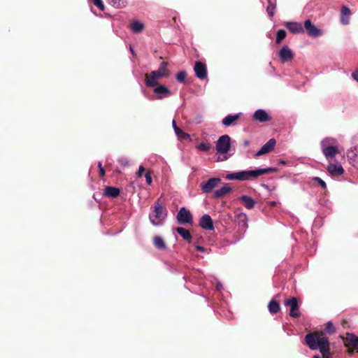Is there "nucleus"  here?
Returning a JSON list of instances; mask_svg holds the SVG:
<instances>
[{"label":"nucleus","instance_id":"nucleus-1","mask_svg":"<svg viewBox=\"0 0 358 358\" xmlns=\"http://www.w3.org/2000/svg\"><path fill=\"white\" fill-rule=\"evenodd\" d=\"M305 340L310 350H319L324 357L330 356L329 341L323 334H308L305 336Z\"/></svg>","mask_w":358,"mask_h":358},{"label":"nucleus","instance_id":"nucleus-2","mask_svg":"<svg viewBox=\"0 0 358 358\" xmlns=\"http://www.w3.org/2000/svg\"><path fill=\"white\" fill-rule=\"evenodd\" d=\"M153 208V210L149 214L150 221L154 226H160L166 217L167 210L159 200L155 202Z\"/></svg>","mask_w":358,"mask_h":358},{"label":"nucleus","instance_id":"nucleus-3","mask_svg":"<svg viewBox=\"0 0 358 358\" xmlns=\"http://www.w3.org/2000/svg\"><path fill=\"white\" fill-rule=\"evenodd\" d=\"M231 148V138L229 135L221 136L216 144V150L217 153L226 154L229 152Z\"/></svg>","mask_w":358,"mask_h":358},{"label":"nucleus","instance_id":"nucleus-4","mask_svg":"<svg viewBox=\"0 0 358 358\" xmlns=\"http://www.w3.org/2000/svg\"><path fill=\"white\" fill-rule=\"evenodd\" d=\"M179 224H190L193 222L192 215L185 207H181L176 216Z\"/></svg>","mask_w":358,"mask_h":358},{"label":"nucleus","instance_id":"nucleus-5","mask_svg":"<svg viewBox=\"0 0 358 358\" xmlns=\"http://www.w3.org/2000/svg\"><path fill=\"white\" fill-rule=\"evenodd\" d=\"M284 305L289 307V315L298 318L301 315L298 300L296 297H292L285 301Z\"/></svg>","mask_w":358,"mask_h":358},{"label":"nucleus","instance_id":"nucleus-6","mask_svg":"<svg viewBox=\"0 0 358 358\" xmlns=\"http://www.w3.org/2000/svg\"><path fill=\"white\" fill-rule=\"evenodd\" d=\"M303 29L307 34L313 38L318 37L322 34V31L314 25L309 19L305 20Z\"/></svg>","mask_w":358,"mask_h":358},{"label":"nucleus","instance_id":"nucleus-7","mask_svg":"<svg viewBox=\"0 0 358 358\" xmlns=\"http://www.w3.org/2000/svg\"><path fill=\"white\" fill-rule=\"evenodd\" d=\"M153 87V92L155 94V99H156L161 100L172 95V92L164 85H159Z\"/></svg>","mask_w":358,"mask_h":358},{"label":"nucleus","instance_id":"nucleus-8","mask_svg":"<svg viewBox=\"0 0 358 358\" xmlns=\"http://www.w3.org/2000/svg\"><path fill=\"white\" fill-rule=\"evenodd\" d=\"M164 77V74L159 71H152L149 75H147L145 79V83L147 87H153L157 85L158 80Z\"/></svg>","mask_w":358,"mask_h":358},{"label":"nucleus","instance_id":"nucleus-9","mask_svg":"<svg viewBox=\"0 0 358 358\" xmlns=\"http://www.w3.org/2000/svg\"><path fill=\"white\" fill-rule=\"evenodd\" d=\"M220 181L221 179L219 178H210L206 182L201 183V188L203 193L207 194L211 192Z\"/></svg>","mask_w":358,"mask_h":358},{"label":"nucleus","instance_id":"nucleus-10","mask_svg":"<svg viewBox=\"0 0 358 358\" xmlns=\"http://www.w3.org/2000/svg\"><path fill=\"white\" fill-rule=\"evenodd\" d=\"M194 71L197 78L203 80L207 78V68L204 63L200 61L196 62Z\"/></svg>","mask_w":358,"mask_h":358},{"label":"nucleus","instance_id":"nucleus-11","mask_svg":"<svg viewBox=\"0 0 358 358\" xmlns=\"http://www.w3.org/2000/svg\"><path fill=\"white\" fill-rule=\"evenodd\" d=\"M276 141L275 138H270L261 148L255 154V157L270 152L275 147Z\"/></svg>","mask_w":358,"mask_h":358},{"label":"nucleus","instance_id":"nucleus-12","mask_svg":"<svg viewBox=\"0 0 358 358\" xmlns=\"http://www.w3.org/2000/svg\"><path fill=\"white\" fill-rule=\"evenodd\" d=\"M279 57L282 63L291 61L294 57L292 50L287 46H283L279 51Z\"/></svg>","mask_w":358,"mask_h":358},{"label":"nucleus","instance_id":"nucleus-13","mask_svg":"<svg viewBox=\"0 0 358 358\" xmlns=\"http://www.w3.org/2000/svg\"><path fill=\"white\" fill-rule=\"evenodd\" d=\"M199 226L208 231L214 230L213 220L208 214H204L199 220Z\"/></svg>","mask_w":358,"mask_h":358},{"label":"nucleus","instance_id":"nucleus-14","mask_svg":"<svg viewBox=\"0 0 358 358\" xmlns=\"http://www.w3.org/2000/svg\"><path fill=\"white\" fill-rule=\"evenodd\" d=\"M285 26L291 33L294 34H303L304 32L302 24L297 22H287Z\"/></svg>","mask_w":358,"mask_h":358},{"label":"nucleus","instance_id":"nucleus-15","mask_svg":"<svg viewBox=\"0 0 358 358\" xmlns=\"http://www.w3.org/2000/svg\"><path fill=\"white\" fill-rule=\"evenodd\" d=\"M225 178L228 180H248L247 170L229 173Z\"/></svg>","mask_w":358,"mask_h":358},{"label":"nucleus","instance_id":"nucleus-16","mask_svg":"<svg viewBox=\"0 0 358 358\" xmlns=\"http://www.w3.org/2000/svg\"><path fill=\"white\" fill-rule=\"evenodd\" d=\"M327 169L328 172L331 176H341L344 172V169H343V166L338 163L329 164L327 166Z\"/></svg>","mask_w":358,"mask_h":358},{"label":"nucleus","instance_id":"nucleus-17","mask_svg":"<svg viewBox=\"0 0 358 358\" xmlns=\"http://www.w3.org/2000/svg\"><path fill=\"white\" fill-rule=\"evenodd\" d=\"M253 117L255 120H257L260 122H265L271 120V117L266 112V110L263 109L257 110L253 114Z\"/></svg>","mask_w":358,"mask_h":358},{"label":"nucleus","instance_id":"nucleus-18","mask_svg":"<svg viewBox=\"0 0 358 358\" xmlns=\"http://www.w3.org/2000/svg\"><path fill=\"white\" fill-rule=\"evenodd\" d=\"M351 15V10L347 6H343L341 11V23L343 25H348L350 24V18Z\"/></svg>","mask_w":358,"mask_h":358},{"label":"nucleus","instance_id":"nucleus-19","mask_svg":"<svg viewBox=\"0 0 358 358\" xmlns=\"http://www.w3.org/2000/svg\"><path fill=\"white\" fill-rule=\"evenodd\" d=\"M248 217L245 213H240L236 216V222L241 230L245 231L248 228Z\"/></svg>","mask_w":358,"mask_h":358},{"label":"nucleus","instance_id":"nucleus-20","mask_svg":"<svg viewBox=\"0 0 358 358\" xmlns=\"http://www.w3.org/2000/svg\"><path fill=\"white\" fill-rule=\"evenodd\" d=\"M241 114V113H238L235 115H227L222 119V124L225 127H229L231 124H233V123L240 117Z\"/></svg>","mask_w":358,"mask_h":358},{"label":"nucleus","instance_id":"nucleus-21","mask_svg":"<svg viewBox=\"0 0 358 358\" xmlns=\"http://www.w3.org/2000/svg\"><path fill=\"white\" fill-rule=\"evenodd\" d=\"M120 190L115 187L107 186L105 187L103 195L110 198H116L119 196Z\"/></svg>","mask_w":358,"mask_h":358},{"label":"nucleus","instance_id":"nucleus-22","mask_svg":"<svg viewBox=\"0 0 358 358\" xmlns=\"http://www.w3.org/2000/svg\"><path fill=\"white\" fill-rule=\"evenodd\" d=\"M322 152L324 157L329 159H332L338 152V148L334 145L332 147H326L322 150Z\"/></svg>","mask_w":358,"mask_h":358},{"label":"nucleus","instance_id":"nucleus-23","mask_svg":"<svg viewBox=\"0 0 358 358\" xmlns=\"http://www.w3.org/2000/svg\"><path fill=\"white\" fill-rule=\"evenodd\" d=\"M239 199L243 202L246 208L252 209L255 207L256 202L252 197L247 195H243L239 198Z\"/></svg>","mask_w":358,"mask_h":358},{"label":"nucleus","instance_id":"nucleus-24","mask_svg":"<svg viewBox=\"0 0 358 358\" xmlns=\"http://www.w3.org/2000/svg\"><path fill=\"white\" fill-rule=\"evenodd\" d=\"M345 341L348 345H350L356 349L358 348V337L354 334L348 333L346 334Z\"/></svg>","mask_w":358,"mask_h":358},{"label":"nucleus","instance_id":"nucleus-25","mask_svg":"<svg viewBox=\"0 0 358 358\" xmlns=\"http://www.w3.org/2000/svg\"><path fill=\"white\" fill-rule=\"evenodd\" d=\"M232 188L226 184L221 188L217 189L214 192V196L215 198H220L230 192Z\"/></svg>","mask_w":358,"mask_h":358},{"label":"nucleus","instance_id":"nucleus-26","mask_svg":"<svg viewBox=\"0 0 358 358\" xmlns=\"http://www.w3.org/2000/svg\"><path fill=\"white\" fill-rule=\"evenodd\" d=\"M177 233L185 241H187L188 242H190L192 240V235L189 230L186 229L184 227H178Z\"/></svg>","mask_w":358,"mask_h":358},{"label":"nucleus","instance_id":"nucleus-27","mask_svg":"<svg viewBox=\"0 0 358 358\" xmlns=\"http://www.w3.org/2000/svg\"><path fill=\"white\" fill-rule=\"evenodd\" d=\"M144 29V24L138 20L134 21L131 25V30L136 34L141 33Z\"/></svg>","mask_w":358,"mask_h":358},{"label":"nucleus","instance_id":"nucleus-28","mask_svg":"<svg viewBox=\"0 0 358 358\" xmlns=\"http://www.w3.org/2000/svg\"><path fill=\"white\" fill-rule=\"evenodd\" d=\"M248 180L257 178L262 176L261 168H257L254 170H247Z\"/></svg>","mask_w":358,"mask_h":358},{"label":"nucleus","instance_id":"nucleus-29","mask_svg":"<svg viewBox=\"0 0 358 358\" xmlns=\"http://www.w3.org/2000/svg\"><path fill=\"white\" fill-rule=\"evenodd\" d=\"M155 246L159 250H164L166 248V245L163 238L160 236H155L153 239Z\"/></svg>","mask_w":358,"mask_h":358},{"label":"nucleus","instance_id":"nucleus-30","mask_svg":"<svg viewBox=\"0 0 358 358\" xmlns=\"http://www.w3.org/2000/svg\"><path fill=\"white\" fill-rule=\"evenodd\" d=\"M268 311L271 314L277 313L280 310L279 303L275 300H271L268 305Z\"/></svg>","mask_w":358,"mask_h":358},{"label":"nucleus","instance_id":"nucleus-31","mask_svg":"<svg viewBox=\"0 0 358 358\" xmlns=\"http://www.w3.org/2000/svg\"><path fill=\"white\" fill-rule=\"evenodd\" d=\"M336 139L334 138H325L321 141L322 150L326 147H332L336 144Z\"/></svg>","mask_w":358,"mask_h":358},{"label":"nucleus","instance_id":"nucleus-32","mask_svg":"<svg viewBox=\"0 0 358 358\" xmlns=\"http://www.w3.org/2000/svg\"><path fill=\"white\" fill-rule=\"evenodd\" d=\"M108 2L116 8L124 7L126 4V0H108Z\"/></svg>","mask_w":358,"mask_h":358},{"label":"nucleus","instance_id":"nucleus-33","mask_svg":"<svg viewBox=\"0 0 358 358\" xmlns=\"http://www.w3.org/2000/svg\"><path fill=\"white\" fill-rule=\"evenodd\" d=\"M286 31L284 29H280L277 31L275 43L279 44L285 37Z\"/></svg>","mask_w":358,"mask_h":358},{"label":"nucleus","instance_id":"nucleus-34","mask_svg":"<svg viewBox=\"0 0 358 358\" xmlns=\"http://www.w3.org/2000/svg\"><path fill=\"white\" fill-rule=\"evenodd\" d=\"M178 139L180 140H188L191 141L190 135L184 132L182 129H180L179 132L175 133Z\"/></svg>","mask_w":358,"mask_h":358},{"label":"nucleus","instance_id":"nucleus-35","mask_svg":"<svg viewBox=\"0 0 358 358\" xmlns=\"http://www.w3.org/2000/svg\"><path fill=\"white\" fill-rule=\"evenodd\" d=\"M176 77L178 83H183L186 80L187 73L185 71H181L177 73Z\"/></svg>","mask_w":358,"mask_h":358},{"label":"nucleus","instance_id":"nucleus-36","mask_svg":"<svg viewBox=\"0 0 358 358\" xmlns=\"http://www.w3.org/2000/svg\"><path fill=\"white\" fill-rule=\"evenodd\" d=\"M211 148V145L208 143H201L196 145V148L200 151L207 152Z\"/></svg>","mask_w":358,"mask_h":358},{"label":"nucleus","instance_id":"nucleus-37","mask_svg":"<svg viewBox=\"0 0 358 358\" xmlns=\"http://www.w3.org/2000/svg\"><path fill=\"white\" fill-rule=\"evenodd\" d=\"M268 5L266 8V11L269 16L272 17L274 15V11L275 9V5L272 3L271 0H268Z\"/></svg>","mask_w":358,"mask_h":358},{"label":"nucleus","instance_id":"nucleus-38","mask_svg":"<svg viewBox=\"0 0 358 358\" xmlns=\"http://www.w3.org/2000/svg\"><path fill=\"white\" fill-rule=\"evenodd\" d=\"M166 68H167L166 62H162L160 63L159 69L157 70L156 71H159V73L164 74V76L166 77L167 76Z\"/></svg>","mask_w":358,"mask_h":358},{"label":"nucleus","instance_id":"nucleus-39","mask_svg":"<svg viewBox=\"0 0 358 358\" xmlns=\"http://www.w3.org/2000/svg\"><path fill=\"white\" fill-rule=\"evenodd\" d=\"M312 180L317 182L322 189H324L327 188V184L322 178L319 177H313Z\"/></svg>","mask_w":358,"mask_h":358},{"label":"nucleus","instance_id":"nucleus-40","mask_svg":"<svg viewBox=\"0 0 358 358\" xmlns=\"http://www.w3.org/2000/svg\"><path fill=\"white\" fill-rule=\"evenodd\" d=\"M325 331L329 334H332L335 331V327L331 322H328L326 324Z\"/></svg>","mask_w":358,"mask_h":358},{"label":"nucleus","instance_id":"nucleus-41","mask_svg":"<svg viewBox=\"0 0 358 358\" xmlns=\"http://www.w3.org/2000/svg\"><path fill=\"white\" fill-rule=\"evenodd\" d=\"M277 171L275 167L261 168L262 175L273 173Z\"/></svg>","mask_w":358,"mask_h":358},{"label":"nucleus","instance_id":"nucleus-42","mask_svg":"<svg viewBox=\"0 0 358 358\" xmlns=\"http://www.w3.org/2000/svg\"><path fill=\"white\" fill-rule=\"evenodd\" d=\"M94 4L101 10H104V4L102 0H93Z\"/></svg>","mask_w":358,"mask_h":358},{"label":"nucleus","instance_id":"nucleus-43","mask_svg":"<svg viewBox=\"0 0 358 358\" xmlns=\"http://www.w3.org/2000/svg\"><path fill=\"white\" fill-rule=\"evenodd\" d=\"M145 180L148 185H150L152 182V176L150 172L145 174Z\"/></svg>","mask_w":358,"mask_h":358},{"label":"nucleus","instance_id":"nucleus-44","mask_svg":"<svg viewBox=\"0 0 358 358\" xmlns=\"http://www.w3.org/2000/svg\"><path fill=\"white\" fill-rule=\"evenodd\" d=\"M98 167L100 172V176L103 177L105 175V170L102 166V163L101 162H99L98 163Z\"/></svg>","mask_w":358,"mask_h":358},{"label":"nucleus","instance_id":"nucleus-45","mask_svg":"<svg viewBox=\"0 0 358 358\" xmlns=\"http://www.w3.org/2000/svg\"><path fill=\"white\" fill-rule=\"evenodd\" d=\"M144 170H145L144 167L142 165H141L138 167V171L136 173L137 176L139 177V178L142 177L143 173Z\"/></svg>","mask_w":358,"mask_h":358},{"label":"nucleus","instance_id":"nucleus-46","mask_svg":"<svg viewBox=\"0 0 358 358\" xmlns=\"http://www.w3.org/2000/svg\"><path fill=\"white\" fill-rule=\"evenodd\" d=\"M172 127L173 128V130H174L175 133L176 132H179L180 128L178 127V126L176 124V121L174 120L172 121Z\"/></svg>","mask_w":358,"mask_h":358},{"label":"nucleus","instance_id":"nucleus-47","mask_svg":"<svg viewBox=\"0 0 358 358\" xmlns=\"http://www.w3.org/2000/svg\"><path fill=\"white\" fill-rule=\"evenodd\" d=\"M195 248H196L198 250H199L200 252H206V249L204 247L201 246V245H195Z\"/></svg>","mask_w":358,"mask_h":358},{"label":"nucleus","instance_id":"nucleus-48","mask_svg":"<svg viewBox=\"0 0 358 358\" xmlns=\"http://www.w3.org/2000/svg\"><path fill=\"white\" fill-rule=\"evenodd\" d=\"M352 77L358 83V71H355L352 73Z\"/></svg>","mask_w":358,"mask_h":358},{"label":"nucleus","instance_id":"nucleus-49","mask_svg":"<svg viewBox=\"0 0 358 358\" xmlns=\"http://www.w3.org/2000/svg\"><path fill=\"white\" fill-rule=\"evenodd\" d=\"M278 164H282V165H285V164H287V162H286V161H285V160H283V159H280V160L278 161Z\"/></svg>","mask_w":358,"mask_h":358},{"label":"nucleus","instance_id":"nucleus-50","mask_svg":"<svg viewBox=\"0 0 358 358\" xmlns=\"http://www.w3.org/2000/svg\"><path fill=\"white\" fill-rule=\"evenodd\" d=\"M249 143H250V142H249V141H248V140H245V141H243V145H244L245 147L248 146V145H249Z\"/></svg>","mask_w":358,"mask_h":358},{"label":"nucleus","instance_id":"nucleus-51","mask_svg":"<svg viewBox=\"0 0 358 358\" xmlns=\"http://www.w3.org/2000/svg\"><path fill=\"white\" fill-rule=\"evenodd\" d=\"M129 51L132 55H134V51L131 47V45H129Z\"/></svg>","mask_w":358,"mask_h":358},{"label":"nucleus","instance_id":"nucleus-52","mask_svg":"<svg viewBox=\"0 0 358 358\" xmlns=\"http://www.w3.org/2000/svg\"><path fill=\"white\" fill-rule=\"evenodd\" d=\"M222 287V285L221 284H217V289H220V288Z\"/></svg>","mask_w":358,"mask_h":358},{"label":"nucleus","instance_id":"nucleus-53","mask_svg":"<svg viewBox=\"0 0 358 358\" xmlns=\"http://www.w3.org/2000/svg\"><path fill=\"white\" fill-rule=\"evenodd\" d=\"M313 358H321L319 355H315Z\"/></svg>","mask_w":358,"mask_h":358}]
</instances>
